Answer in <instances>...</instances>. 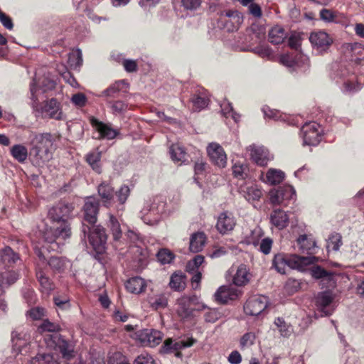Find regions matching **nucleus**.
Listing matches in <instances>:
<instances>
[{
    "instance_id": "f257e3e1",
    "label": "nucleus",
    "mask_w": 364,
    "mask_h": 364,
    "mask_svg": "<svg viewBox=\"0 0 364 364\" xmlns=\"http://www.w3.org/2000/svg\"><path fill=\"white\" fill-rule=\"evenodd\" d=\"M31 98L32 100V107L33 109L41 113L43 117L54 119L56 120L64 119V114L62 112L60 103L56 99L51 98L48 100L43 102L42 107H38V97L36 92L38 89L36 87V82L31 84L30 87Z\"/></svg>"
},
{
    "instance_id": "f03ea898",
    "label": "nucleus",
    "mask_w": 364,
    "mask_h": 364,
    "mask_svg": "<svg viewBox=\"0 0 364 364\" xmlns=\"http://www.w3.org/2000/svg\"><path fill=\"white\" fill-rule=\"evenodd\" d=\"M91 228L83 225L82 232L84 235L89 232V241L92 247L98 252L104 250V246L107 241V235L105 230L100 225H92Z\"/></svg>"
},
{
    "instance_id": "7ed1b4c3",
    "label": "nucleus",
    "mask_w": 364,
    "mask_h": 364,
    "mask_svg": "<svg viewBox=\"0 0 364 364\" xmlns=\"http://www.w3.org/2000/svg\"><path fill=\"white\" fill-rule=\"evenodd\" d=\"M73 208L71 204L60 202L49 210L48 217L54 223L63 228L64 224L69 225L68 218Z\"/></svg>"
},
{
    "instance_id": "20e7f679",
    "label": "nucleus",
    "mask_w": 364,
    "mask_h": 364,
    "mask_svg": "<svg viewBox=\"0 0 364 364\" xmlns=\"http://www.w3.org/2000/svg\"><path fill=\"white\" fill-rule=\"evenodd\" d=\"M70 225L64 224V226L62 228L60 225L55 223L43 232V237L48 243L53 244L58 247L57 240H64L70 237Z\"/></svg>"
},
{
    "instance_id": "39448f33",
    "label": "nucleus",
    "mask_w": 364,
    "mask_h": 364,
    "mask_svg": "<svg viewBox=\"0 0 364 364\" xmlns=\"http://www.w3.org/2000/svg\"><path fill=\"white\" fill-rule=\"evenodd\" d=\"M135 339L144 346L154 347L163 339V333L154 329H142L135 333Z\"/></svg>"
},
{
    "instance_id": "423d86ee",
    "label": "nucleus",
    "mask_w": 364,
    "mask_h": 364,
    "mask_svg": "<svg viewBox=\"0 0 364 364\" xmlns=\"http://www.w3.org/2000/svg\"><path fill=\"white\" fill-rule=\"evenodd\" d=\"M304 144L316 146L321 141V127L316 122L306 124L301 129Z\"/></svg>"
},
{
    "instance_id": "0eeeda50",
    "label": "nucleus",
    "mask_w": 364,
    "mask_h": 364,
    "mask_svg": "<svg viewBox=\"0 0 364 364\" xmlns=\"http://www.w3.org/2000/svg\"><path fill=\"white\" fill-rule=\"evenodd\" d=\"M267 304V297L262 295L253 296L247 301L244 310L248 315L258 316L266 309Z\"/></svg>"
},
{
    "instance_id": "6e6552de",
    "label": "nucleus",
    "mask_w": 364,
    "mask_h": 364,
    "mask_svg": "<svg viewBox=\"0 0 364 364\" xmlns=\"http://www.w3.org/2000/svg\"><path fill=\"white\" fill-rule=\"evenodd\" d=\"M84 210V219L90 225H95L97 220V214L99 211V202L93 197L86 198Z\"/></svg>"
},
{
    "instance_id": "1a4fd4ad",
    "label": "nucleus",
    "mask_w": 364,
    "mask_h": 364,
    "mask_svg": "<svg viewBox=\"0 0 364 364\" xmlns=\"http://www.w3.org/2000/svg\"><path fill=\"white\" fill-rule=\"evenodd\" d=\"M208 156L216 166L224 168L227 164V156L222 148L217 143H211L207 147Z\"/></svg>"
},
{
    "instance_id": "9d476101",
    "label": "nucleus",
    "mask_w": 364,
    "mask_h": 364,
    "mask_svg": "<svg viewBox=\"0 0 364 364\" xmlns=\"http://www.w3.org/2000/svg\"><path fill=\"white\" fill-rule=\"evenodd\" d=\"M30 144L32 146L31 150L52 149L53 139L48 133L35 134L30 135Z\"/></svg>"
},
{
    "instance_id": "9b49d317",
    "label": "nucleus",
    "mask_w": 364,
    "mask_h": 364,
    "mask_svg": "<svg viewBox=\"0 0 364 364\" xmlns=\"http://www.w3.org/2000/svg\"><path fill=\"white\" fill-rule=\"evenodd\" d=\"M236 220L233 215L228 212L220 214L216 223V228L221 234L232 231L235 226Z\"/></svg>"
},
{
    "instance_id": "f8f14e48",
    "label": "nucleus",
    "mask_w": 364,
    "mask_h": 364,
    "mask_svg": "<svg viewBox=\"0 0 364 364\" xmlns=\"http://www.w3.org/2000/svg\"><path fill=\"white\" fill-rule=\"evenodd\" d=\"M90 123L93 128L99 133L100 139H113L119 134V132L110 125L100 122L95 118H92Z\"/></svg>"
},
{
    "instance_id": "ddd939ff",
    "label": "nucleus",
    "mask_w": 364,
    "mask_h": 364,
    "mask_svg": "<svg viewBox=\"0 0 364 364\" xmlns=\"http://www.w3.org/2000/svg\"><path fill=\"white\" fill-rule=\"evenodd\" d=\"M294 194L291 186L272 189L269 191V200L273 205H280L285 200L291 198Z\"/></svg>"
},
{
    "instance_id": "4468645a",
    "label": "nucleus",
    "mask_w": 364,
    "mask_h": 364,
    "mask_svg": "<svg viewBox=\"0 0 364 364\" xmlns=\"http://www.w3.org/2000/svg\"><path fill=\"white\" fill-rule=\"evenodd\" d=\"M195 343V340L193 338L188 339L187 341H173L171 338H168L165 341L164 344L162 347V350L164 353H168L171 351H176V355L177 357H180L181 353L178 351L179 350L191 347Z\"/></svg>"
},
{
    "instance_id": "2eb2a0df",
    "label": "nucleus",
    "mask_w": 364,
    "mask_h": 364,
    "mask_svg": "<svg viewBox=\"0 0 364 364\" xmlns=\"http://www.w3.org/2000/svg\"><path fill=\"white\" fill-rule=\"evenodd\" d=\"M309 40L311 44L320 50H326L332 43V39L324 31L311 33Z\"/></svg>"
},
{
    "instance_id": "dca6fc26",
    "label": "nucleus",
    "mask_w": 364,
    "mask_h": 364,
    "mask_svg": "<svg viewBox=\"0 0 364 364\" xmlns=\"http://www.w3.org/2000/svg\"><path fill=\"white\" fill-rule=\"evenodd\" d=\"M317 260V258L314 256L301 257L296 255H291V269L304 271L309 265L314 264Z\"/></svg>"
},
{
    "instance_id": "f3484780",
    "label": "nucleus",
    "mask_w": 364,
    "mask_h": 364,
    "mask_svg": "<svg viewBox=\"0 0 364 364\" xmlns=\"http://www.w3.org/2000/svg\"><path fill=\"white\" fill-rule=\"evenodd\" d=\"M251 159L259 166H264L270 159L268 151L262 146H250Z\"/></svg>"
},
{
    "instance_id": "a211bd4d",
    "label": "nucleus",
    "mask_w": 364,
    "mask_h": 364,
    "mask_svg": "<svg viewBox=\"0 0 364 364\" xmlns=\"http://www.w3.org/2000/svg\"><path fill=\"white\" fill-rule=\"evenodd\" d=\"M217 301L227 303L229 300H235L238 296V290L230 286H223L215 294Z\"/></svg>"
},
{
    "instance_id": "6ab92c4d",
    "label": "nucleus",
    "mask_w": 364,
    "mask_h": 364,
    "mask_svg": "<svg viewBox=\"0 0 364 364\" xmlns=\"http://www.w3.org/2000/svg\"><path fill=\"white\" fill-rule=\"evenodd\" d=\"M333 296L332 293L329 291H324L320 293L316 297V304L318 309L324 315H330L332 313V309L329 305L332 303Z\"/></svg>"
},
{
    "instance_id": "aec40b11",
    "label": "nucleus",
    "mask_w": 364,
    "mask_h": 364,
    "mask_svg": "<svg viewBox=\"0 0 364 364\" xmlns=\"http://www.w3.org/2000/svg\"><path fill=\"white\" fill-rule=\"evenodd\" d=\"M272 265L276 271L282 274H286L287 268H291L290 255L279 253L274 255Z\"/></svg>"
},
{
    "instance_id": "412c9836",
    "label": "nucleus",
    "mask_w": 364,
    "mask_h": 364,
    "mask_svg": "<svg viewBox=\"0 0 364 364\" xmlns=\"http://www.w3.org/2000/svg\"><path fill=\"white\" fill-rule=\"evenodd\" d=\"M207 237L203 232H197L191 235L189 249L193 252H199L204 247Z\"/></svg>"
},
{
    "instance_id": "4be33fe9",
    "label": "nucleus",
    "mask_w": 364,
    "mask_h": 364,
    "mask_svg": "<svg viewBox=\"0 0 364 364\" xmlns=\"http://www.w3.org/2000/svg\"><path fill=\"white\" fill-rule=\"evenodd\" d=\"M250 274L245 264H240L233 274L232 282L236 286H245L250 279Z\"/></svg>"
},
{
    "instance_id": "5701e85b",
    "label": "nucleus",
    "mask_w": 364,
    "mask_h": 364,
    "mask_svg": "<svg viewBox=\"0 0 364 364\" xmlns=\"http://www.w3.org/2000/svg\"><path fill=\"white\" fill-rule=\"evenodd\" d=\"M271 223L279 230L284 229L289 223V217L287 213L280 210H274L270 215Z\"/></svg>"
},
{
    "instance_id": "b1692460",
    "label": "nucleus",
    "mask_w": 364,
    "mask_h": 364,
    "mask_svg": "<svg viewBox=\"0 0 364 364\" xmlns=\"http://www.w3.org/2000/svg\"><path fill=\"white\" fill-rule=\"evenodd\" d=\"M98 193L105 206L109 207L114 199L113 188L108 183H102L98 186Z\"/></svg>"
},
{
    "instance_id": "393cba45",
    "label": "nucleus",
    "mask_w": 364,
    "mask_h": 364,
    "mask_svg": "<svg viewBox=\"0 0 364 364\" xmlns=\"http://www.w3.org/2000/svg\"><path fill=\"white\" fill-rule=\"evenodd\" d=\"M146 287V282L139 277H132L126 283V289L132 294H140L145 290Z\"/></svg>"
},
{
    "instance_id": "a878e982",
    "label": "nucleus",
    "mask_w": 364,
    "mask_h": 364,
    "mask_svg": "<svg viewBox=\"0 0 364 364\" xmlns=\"http://www.w3.org/2000/svg\"><path fill=\"white\" fill-rule=\"evenodd\" d=\"M242 193L245 198L250 203L259 200L262 195L261 189L255 184L242 188Z\"/></svg>"
},
{
    "instance_id": "bb28decb",
    "label": "nucleus",
    "mask_w": 364,
    "mask_h": 364,
    "mask_svg": "<svg viewBox=\"0 0 364 364\" xmlns=\"http://www.w3.org/2000/svg\"><path fill=\"white\" fill-rule=\"evenodd\" d=\"M51 149H42L31 150V153L33 156L36 163L38 166H41L52 159L53 154Z\"/></svg>"
},
{
    "instance_id": "cd10ccee",
    "label": "nucleus",
    "mask_w": 364,
    "mask_h": 364,
    "mask_svg": "<svg viewBox=\"0 0 364 364\" xmlns=\"http://www.w3.org/2000/svg\"><path fill=\"white\" fill-rule=\"evenodd\" d=\"M297 243L299 246V249L303 252L309 254L314 252V250L316 247V242L312 238L308 237L306 235L299 236L297 239Z\"/></svg>"
},
{
    "instance_id": "c85d7f7f",
    "label": "nucleus",
    "mask_w": 364,
    "mask_h": 364,
    "mask_svg": "<svg viewBox=\"0 0 364 364\" xmlns=\"http://www.w3.org/2000/svg\"><path fill=\"white\" fill-rule=\"evenodd\" d=\"M284 173L279 169L270 168L266 173V179L264 181L271 185L279 184L284 179Z\"/></svg>"
},
{
    "instance_id": "c756f323",
    "label": "nucleus",
    "mask_w": 364,
    "mask_h": 364,
    "mask_svg": "<svg viewBox=\"0 0 364 364\" xmlns=\"http://www.w3.org/2000/svg\"><path fill=\"white\" fill-rule=\"evenodd\" d=\"M284 29L279 26H274L269 32V39L272 43L279 44L286 38Z\"/></svg>"
},
{
    "instance_id": "7c9ffc66",
    "label": "nucleus",
    "mask_w": 364,
    "mask_h": 364,
    "mask_svg": "<svg viewBox=\"0 0 364 364\" xmlns=\"http://www.w3.org/2000/svg\"><path fill=\"white\" fill-rule=\"evenodd\" d=\"M11 156L19 163H23L28 158V149L21 144H16L11 148Z\"/></svg>"
},
{
    "instance_id": "2f4dec72",
    "label": "nucleus",
    "mask_w": 364,
    "mask_h": 364,
    "mask_svg": "<svg viewBox=\"0 0 364 364\" xmlns=\"http://www.w3.org/2000/svg\"><path fill=\"white\" fill-rule=\"evenodd\" d=\"M225 16L230 19L226 21L225 28L228 31H234L238 28V26L241 23V17L235 11H228Z\"/></svg>"
},
{
    "instance_id": "473e14b6",
    "label": "nucleus",
    "mask_w": 364,
    "mask_h": 364,
    "mask_svg": "<svg viewBox=\"0 0 364 364\" xmlns=\"http://www.w3.org/2000/svg\"><path fill=\"white\" fill-rule=\"evenodd\" d=\"M170 154L173 161L183 162L186 160V153L179 144H173L170 148Z\"/></svg>"
},
{
    "instance_id": "72a5a7b5",
    "label": "nucleus",
    "mask_w": 364,
    "mask_h": 364,
    "mask_svg": "<svg viewBox=\"0 0 364 364\" xmlns=\"http://www.w3.org/2000/svg\"><path fill=\"white\" fill-rule=\"evenodd\" d=\"M249 243L252 244L255 246L259 245V250L264 255H268L272 249L273 241L269 237H265L260 242L259 239L255 240L251 238Z\"/></svg>"
},
{
    "instance_id": "f704fd0d",
    "label": "nucleus",
    "mask_w": 364,
    "mask_h": 364,
    "mask_svg": "<svg viewBox=\"0 0 364 364\" xmlns=\"http://www.w3.org/2000/svg\"><path fill=\"white\" fill-rule=\"evenodd\" d=\"M109 227L114 240H119L122 236V231L119 221L113 215H109Z\"/></svg>"
},
{
    "instance_id": "c9c22d12",
    "label": "nucleus",
    "mask_w": 364,
    "mask_h": 364,
    "mask_svg": "<svg viewBox=\"0 0 364 364\" xmlns=\"http://www.w3.org/2000/svg\"><path fill=\"white\" fill-rule=\"evenodd\" d=\"M149 302L153 309H164L168 304V297L164 294H158L150 298Z\"/></svg>"
},
{
    "instance_id": "e433bc0d",
    "label": "nucleus",
    "mask_w": 364,
    "mask_h": 364,
    "mask_svg": "<svg viewBox=\"0 0 364 364\" xmlns=\"http://www.w3.org/2000/svg\"><path fill=\"white\" fill-rule=\"evenodd\" d=\"M101 159V153L99 151H94L88 154L86 156V161L90 165L94 171L97 173L101 172L100 161Z\"/></svg>"
},
{
    "instance_id": "4c0bfd02",
    "label": "nucleus",
    "mask_w": 364,
    "mask_h": 364,
    "mask_svg": "<svg viewBox=\"0 0 364 364\" xmlns=\"http://www.w3.org/2000/svg\"><path fill=\"white\" fill-rule=\"evenodd\" d=\"M169 284L171 288L174 290H183L186 286L185 277L183 274L182 273H174L171 277Z\"/></svg>"
},
{
    "instance_id": "58836bf2",
    "label": "nucleus",
    "mask_w": 364,
    "mask_h": 364,
    "mask_svg": "<svg viewBox=\"0 0 364 364\" xmlns=\"http://www.w3.org/2000/svg\"><path fill=\"white\" fill-rule=\"evenodd\" d=\"M58 348L63 358L69 360L74 356V348L66 341H60L58 344Z\"/></svg>"
},
{
    "instance_id": "ea45409f",
    "label": "nucleus",
    "mask_w": 364,
    "mask_h": 364,
    "mask_svg": "<svg viewBox=\"0 0 364 364\" xmlns=\"http://www.w3.org/2000/svg\"><path fill=\"white\" fill-rule=\"evenodd\" d=\"M0 252L3 255V265L11 264L19 259L18 256L9 247L4 248Z\"/></svg>"
},
{
    "instance_id": "a19ab883",
    "label": "nucleus",
    "mask_w": 364,
    "mask_h": 364,
    "mask_svg": "<svg viewBox=\"0 0 364 364\" xmlns=\"http://www.w3.org/2000/svg\"><path fill=\"white\" fill-rule=\"evenodd\" d=\"M341 236L338 233L332 234L328 239L326 248L328 251H338L342 245Z\"/></svg>"
},
{
    "instance_id": "79ce46f5",
    "label": "nucleus",
    "mask_w": 364,
    "mask_h": 364,
    "mask_svg": "<svg viewBox=\"0 0 364 364\" xmlns=\"http://www.w3.org/2000/svg\"><path fill=\"white\" fill-rule=\"evenodd\" d=\"M37 279L40 283L41 288L44 291L48 293L53 289V284L43 272L38 271L36 272Z\"/></svg>"
},
{
    "instance_id": "37998d69",
    "label": "nucleus",
    "mask_w": 364,
    "mask_h": 364,
    "mask_svg": "<svg viewBox=\"0 0 364 364\" xmlns=\"http://www.w3.org/2000/svg\"><path fill=\"white\" fill-rule=\"evenodd\" d=\"M109 107L114 114H122L127 109L128 105L123 101H110Z\"/></svg>"
},
{
    "instance_id": "c03bdc74",
    "label": "nucleus",
    "mask_w": 364,
    "mask_h": 364,
    "mask_svg": "<svg viewBox=\"0 0 364 364\" xmlns=\"http://www.w3.org/2000/svg\"><path fill=\"white\" fill-rule=\"evenodd\" d=\"M26 335H23V338L21 336V333L14 331L11 333V341L13 342V346L15 349H17L20 352H21V348L26 343Z\"/></svg>"
},
{
    "instance_id": "a18cd8bd",
    "label": "nucleus",
    "mask_w": 364,
    "mask_h": 364,
    "mask_svg": "<svg viewBox=\"0 0 364 364\" xmlns=\"http://www.w3.org/2000/svg\"><path fill=\"white\" fill-rule=\"evenodd\" d=\"M191 102L193 104V109L196 112H199L208 105V100L204 97L194 95L191 98Z\"/></svg>"
},
{
    "instance_id": "49530a36",
    "label": "nucleus",
    "mask_w": 364,
    "mask_h": 364,
    "mask_svg": "<svg viewBox=\"0 0 364 364\" xmlns=\"http://www.w3.org/2000/svg\"><path fill=\"white\" fill-rule=\"evenodd\" d=\"M220 107L222 113L225 117H231L235 122L238 121L239 116L233 111L232 107L229 102H224L221 104Z\"/></svg>"
},
{
    "instance_id": "de8ad7c7",
    "label": "nucleus",
    "mask_w": 364,
    "mask_h": 364,
    "mask_svg": "<svg viewBox=\"0 0 364 364\" xmlns=\"http://www.w3.org/2000/svg\"><path fill=\"white\" fill-rule=\"evenodd\" d=\"M67 263L68 262L66 260L56 257H50L48 261L49 266L52 269L59 272L65 268Z\"/></svg>"
},
{
    "instance_id": "09e8293b",
    "label": "nucleus",
    "mask_w": 364,
    "mask_h": 364,
    "mask_svg": "<svg viewBox=\"0 0 364 364\" xmlns=\"http://www.w3.org/2000/svg\"><path fill=\"white\" fill-rule=\"evenodd\" d=\"M311 274L315 279H331L332 274L326 272L319 266L314 267L311 269Z\"/></svg>"
},
{
    "instance_id": "8fccbe9b",
    "label": "nucleus",
    "mask_w": 364,
    "mask_h": 364,
    "mask_svg": "<svg viewBox=\"0 0 364 364\" xmlns=\"http://www.w3.org/2000/svg\"><path fill=\"white\" fill-rule=\"evenodd\" d=\"M255 340V335L252 332H248L245 333L240 341L241 348H247L254 344Z\"/></svg>"
},
{
    "instance_id": "3c124183",
    "label": "nucleus",
    "mask_w": 364,
    "mask_h": 364,
    "mask_svg": "<svg viewBox=\"0 0 364 364\" xmlns=\"http://www.w3.org/2000/svg\"><path fill=\"white\" fill-rule=\"evenodd\" d=\"M274 324L279 328V330L282 336L287 337L290 335L291 326L287 325L282 318H276L274 321Z\"/></svg>"
},
{
    "instance_id": "603ef678",
    "label": "nucleus",
    "mask_w": 364,
    "mask_h": 364,
    "mask_svg": "<svg viewBox=\"0 0 364 364\" xmlns=\"http://www.w3.org/2000/svg\"><path fill=\"white\" fill-rule=\"evenodd\" d=\"M125 84L124 81H118L110 85L107 89H106L102 95L107 97H114L117 92H119L122 89V85Z\"/></svg>"
},
{
    "instance_id": "864d4df0",
    "label": "nucleus",
    "mask_w": 364,
    "mask_h": 364,
    "mask_svg": "<svg viewBox=\"0 0 364 364\" xmlns=\"http://www.w3.org/2000/svg\"><path fill=\"white\" fill-rule=\"evenodd\" d=\"M157 258L161 263L168 264L173 260V255L170 250L162 249L158 252Z\"/></svg>"
},
{
    "instance_id": "5fc2aeb1",
    "label": "nucleus",
    "mask_w": 364,
    "mask_h": 364,
    "mask_svg": "<svg viewBox=\"0 0 364 364\" xmlns=\"http://www.w3.org/2000/svg\"><path fill=\"white\" fill-rule=\"evenodd\" d=\"M38 330L41 332L48 331V332H55L60 330V326L58 324L52 323L48 320H45L42 323V324L39 326Z\"/></svg>"
},
{
    "instance_id": "6e6d98bb",
    "label": "nucleus",
    "mask_w": 364,
    "mask_h": 364,
    "mask_svg": "<svg viewBox=\"0 0 364 364\" xmlns=\"http://www.w3.org/2000/svg\"><path fill=\"white\" fill-rule=\"evenodd\" d=\"M190 298L188 297H182L179 300V306L180 308L178 309V313L181 316L186 317L188 316L191 313V310L188 307H186V305L189 303Z\"/></svg>"
},
{
    "instance_id": "4d7b16f0",
    "label": "nucleus",
    "mask_w": 364,
    "mask_h": 364,
    "mask_svg": "<svg viewBox=\"0 0 364 364\" xmlns=\"http://www.w3.org/2000/svg\"><path fill=\"white\" fill-rule=\"evenodd\" d=\"M129 193H130L129 188L126 185H123L121 186L119 190L116 192V196H117L119 203L121 204H124L126 202L128 196H129Z\"/></svg>"
},
{
    "instance_id": "13d9d810",
    "label": "nucleus",
    "mask_w": 364,
    "mask_h": 364,
    "mask_svg": "<svg viewBox=\"0 0 364 364\" xmlns=\"http://www.w3.org/2000/svg\"><path fill=\"white\" fill-rule=\"evenodd\" d=\"M134 364H156L154 358L146 353H144L136 357L134 360Z\"/></svg>"
},
{
    "instance_id": "bf43d9fd",
    "label": "nucleus",
    "mask_w": 364,
    "mask_h": 364,
    "mask_svg": "<svg viewBox=\"0 0 364 364\" xmlns=\"http://www.w3.org/2000/svg\"><path fill=\"white\" fill-rule=\"evenodd\" d=\"M87 100L86 96L81 92L76 93L71 97L72 103L79 107H84L87 103Z\"/></svg>"
},
{
    "instance_id": "052dcab7",
    "label": "nucleus",
    "mask_w": 364,
    "mask_h": 364,
    "mask_svg": "<svg viewBox=\"0 0 364 364\" xmlns=\"http://www.w3.org/2000/svg\"><path fill=\"white\" fill-rule=\"evenodd\" d=\"M182 6L186 10H196L200 6L201 0H181Z\"/></svg>"
},
{
    "instance_id": "680f3d73",
    "label": "nucleus",
    "mask_w": 364,
    "mask_h": 364,
    "mask_svg": "<svg viewBox=\"0 0 364 364\" xmlns=\"http://www.w3.org/2000/svg\"><path fill=\"white\" fill-rule=\"evenodd\" d=\"M69 63L71 66L77 67L82 64V56L80 51L73 52L69 55Z\"/></svg>"
},
{
    "instance_id": "e2e57ef3",
    "label": "nucleus",
    "mask_w": 364,
    "mask_h": 364,
    "mask_svg": "<svg viewBox=\"0 0 364 364\" xmlns=\"http://www.w3.org/2000/svg\"><path fill=\"white\" fill-rule=\"evenodd\" d=\"M27 314L33 320H38L45 315V309L36 307L29 310Z\"/></svg>"
},
{
    "instance_id": "0e129e2a",
    "label": "nucleus",
    "mask_w": 364,
    "mask_h": 364,
    "mask_svg": "<svg viewBox=\"0 0 364 364\" xmlns=\"http://www.w3.org/2000/svg\"><path fill=\"white\" fill-rule=\"evenodd\" d=\"M204 316L207 322L214 323L220 317V313L216 309H209Z\"/></svg>"
},
{
    "instance_id": "69168bd1",
    "label": "nucleus",
    "mask_w": 364,
    "mask_h": 364,
    "mask_svg": "<svg viewBox=\"0 0 364 364\" xmlns=\"http://www.w3.org/2000/svg\"><path fill=\"white\" fill-rule=\"evenodd\" d=\"M247 167L242 164H235L232 166V172L235 177L242 178L245 175Z\"/></svg>"
},
{
    "instance_id": "338daca9",
    "label": "nucleus",
    "mask_w": 364,
    "mask_h": 364,
    "mask_svg": "<svg viewBox=\"0 0 364 364\" xmlns=\"http://www.w3.org/2000/svg\"><path fill=\"white\" fill-rule=\"evenodd\" d=\"M43 92H47L48 90H53L55 88V82L54 80L45 77L43 81L41 82Z\"/></svg>"
},
{
    "instance_id": "774afa93",
    "label": "nucleus",
    "mask_w": 364,
    "mask_h": 364,
    "mask_svg": "<svg viewBox=\"0 0 364 364\" xmlns=\"http://www.w3.org/2000/svg\"><path fill=\"white\" fill-rule=\"evenodd\" d=\"M41 364H60L50 354H41Z\"/></svg>"
}]
</instances>
